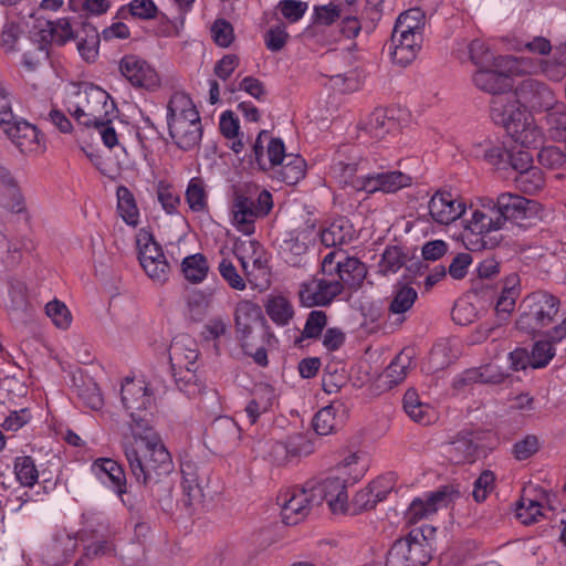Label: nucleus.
Instances as JSON below:
<instances>
[{
    "label": "nucleus",
    "instance_id": "obj_1",
    "mask_svg": "<svg viewBox=\"0 0 566 566\" xmlns=\"http://www.w3.org/2000/svg\"><path fill=\"white\" fill-rule=\"evenodd\" d=\"M130 436H124L123 449L136 482L163 510L172 506L174 463L159 434L153 428V413H129Z\"/></svg>",
    "mask_w": 566,
    "mask_h": 566
},
{
    "label": "nucleus",
    "instance_id": "obj_2",
    "mask_svg": "<svg viewBox=\"0 0 566 566\" xmlns=\"http://www.w3.org/2000/svg\"><path fill=\"white\" fill-rule=\"evenodd\" d=\"M359 459L357 453H353L337 465L336 474L307 481L314 504L318 506L326 502L333 513L345 512L348 503L347 486L359 481L366 472V465Z\"/></svg>",
    "mask_w": 566,
    "mask_h": 566
},
{
    "label": "nucleus",
    "instance_id": "obj_3",
    "mask_svg": "<svg viewBox=\"0 0 566 566\" xmlns=\"http://www.w3.org/2000/svg\"><path fill=\"white\" fill-rule=\"evenodd\" d=\"M169 135L178 148L191 150L202 138V125L199 112L192 99L182 92H176L167 105Z\"/></svg>",
    "mask_w": 566,
    "mask_h": 566
},
{
    "label": "nucleus",
    "instance_id": "obj_4",
    "mask_svg": "<svg viewBox=\"0 0 566 566\" xmlns=\"http://www.w3.org/2000/svg\"><path fill=\"white\" fill-rule=\"evenodd\" d=\"M273 208V199L268 190L259 191L256 186L234 185L230 199V213L233 227L244 235L255 231V220L266 217Z\"/></svg>",
    "mask_w": 566,
    "mask_h": 566
},
{
    "label": "nucleus",
    "instance_id": "obj_5",
    "mask_svg": "<svg viewBox=\"0 0 566 566\" xmlns=\"http://www.w3.org/2000/svg\"><path fill=\"white\" fill-rule=\"evenodd\" d=\"M490 107L493 122L503 126L516 144L530 148L542 143L541 129L531 116L516 106V102L499 97Z\"/></svg>",
    "mask_w": 566,
    "mask_h": 566
},
{
    "label": "nucleus",
    "instance_id": "obj_6",
    "mask_svg": "<svg viewBox=\"0 0 566 566\" xmlns=\"http://www.w3.org/2000/svg\"><path fill=\"white\" fill-rule=\"evenodd\" d=\"M434 533L433 526L422 525L396 539L387 553L386 566H426L431 559Z\"/></svg>",
    "mask_w": 566,
    "mask_h": 566
},
{
    "label": "nucleus",
    "instance_id": "obj_7",
    "mask_svg": "<svg viewBox=\"0 0 566 566\" xmlns=\"http://www.w3.org/2000/svg\"><path fill=\"white\" fill-rule=\"evenodd\" d=\"M560 310V300L544 290L526 295L520 306L516 327L526 333H534L551 325Z\"/></svg>",
    "mask_w": 566,
    "mask_h": 566
},
{
    "label": "nucleus",
    "instance_id": "obj_8",
    "mask_svg": "<svg viewBox=\"0 0 566 566\" xmlns=\"http://www.w3.org/2000/svg\"><path fill=\"white\" fill-rule=\"evenodd\" d=\"M2 132L21 154H39L45 148L35 126L23 119H17L12 112L11 101L2 88Z\"/></svg>",
    "mask_w": 566,
    "mask_h": 566
},
{
    "label": "nucleus",
    "instance_id": "obj_9",
    "mask_svg": "<svg viewBox=\"0 0 566 566\" xmlns=\"http://www.w3.org/2000/svg\"><path fill=\"white\" fill-rule=\"evenodd\" d=\"M322 273L335 275L343 287L356 290L364 282L367 269L359 259L346 256L343 251H332L323 259Z\"/></svg>",
    "mask_w": 566,
    "mask_h": 566
},
{
    "label": "nucleus",
    "instance_id": "obj_10",
    "mask_svg": "<svg viewBox=\"0 0 566 566\" xmlns=\"http://www.w3.org/2000/svg\"><path fill=\"white\" fill-rule=\"evenodd\" d=\"M77 102L69 107V112L75 120L86 127H91L93 123H97L104 115H107L108 94L97 87L88 86L84 91L76 94Z\"/></svg>",
    "mask_w": 566,
    "mask_h": 566
},
{
    "label": "nucleus",
    "instance_id": "obj_11",
    "mask_svg": "<svg viewBox=\"0 0 566 566\" xmlns=\"http://www.w3.org/2000/svg\"><path fill=\"white\" fill-rule=\"evenodd\" d=\"M138 259L147 275L159 283L168 280L170 266L165 258L161 247L155 241L151 233L142 230L137 234Z\"/></svg>",
    "mask_w": 566,
    "mask_h": 566
},
{
    "label": "nucleus",
    "instance_id": "obj_12",
    "mask_svg": "<svg viewBox=\"0 0 566 566\" xmlns=\"http://www.w3.org/2000/svg\"><path fill=\"white\" fill-rule=\"evenodd\" d=\"M6 391L7 399L2 400V405L6 406L8 415L2 421V430L18 431L32 419L31 411L25 406L28 390L22 384L9 380Z\"/></svg>",
    "mask_w": 566,
    "mask_h": 566
},
{
    "label": "nucleus",
    "instance_id": "obj_13",
    "mask_svg": "<svg viewBox=\"0 0 566 566\" xmlns=\"http://www.w3.org/2000/svg\"><path fill=\"white\" fill-rule=\"evenodd\" d=\"M312 492L307 490V482L302 488L289 489L277 496L281 506L282 520L286 525H296L302 522L317 506L312 501Z\"/></svg>",
    "mask_w": 566,
    "mask_h": 566
},
{
    "label": "nucleus",
    "instance_id": "obj_14",
    "mask_svg": "<svg viewBox=\"0 0 566 566\" xmlns=\"http://www.w3.org/2000/svg\"><path fill=\"white\" fill-rule=\"evenodd\" d=\"M513 101L532 112H546L557 102L553 91L535 78L523 80L515 88Z\"/></svg>",
    "mask_w": 566,
    "mask_h": 566
},
{
    "label": "nucleus",
    "instance_id": "obj_15",
    "mask_svg": "<svg viewBox=\"0 0 566 566\" xmlns=\"http://www.w3.org/2000/svg\"><path fill=\"white\" fill-rule=\"evenodd\" d=\"M118 69L120 74L136 88L154 92L160 87L161 82L157 71L137 55L123 56Z\"/></svg>",
    "mask_w": 566,
    "mask_h": 566
},
{
    "label": "nucleus",
    "instance_id": "obj_16",
    "mask_svg": "<svg viewBox=\"0 0 566 566\" xmlns=\"http://www.w3.org/2000/svg\"><path fill=\"white\" fill-rule=\"evenodd\" d=\"M314 277L302 285L301 298L308 306H326L342 293L343 284L335 275Z\"/></svg>",
    "mask_w": 566,
    "mask_h": 566
},
{
    "label": "nucleus",
    "instance_id": "obj_17",
    "mask_svg": "<svg viewBox=\"0 0 566 566\" xmlns=\"http://www.w3.org/2000/svg\"><path fill=\"white\" fill-rule=\"evenodd\" d=\"M494 206L496 211L493 213L500 218L501 227L507 220L520 224L521 221L531 219L537 212L535 201L513 193H501L494 201Z\"/></svg>",
    "mask_w": 566,
    "mask_h": 566
},
{
    "label": "nucleus",
    "instance_id": "obj_18",
    "mask_svg": "<svg viewBox=\"0 0 566 566\" xmlns=\"http://www.w3.org/2000/svg\"><path fill=\"white\" fill-rule=\"evenodd\" d=\"M500 69L501 67L478 69L472 76L474 85L480 91L493 95L491 103L499 97L513 99V96L506 95V93L511 92L513 88V81L506 73L500 71Z\"/></svg>",
    "mask_w": 566,
    "mask_h": 566
},
{
    "label": "nucleus",
    "instance_id": "obj_19",
    "mask_svg": "<svg viewBox=\"0 0 566 566\" xmlns=\"http://www.w3.org/2000/svg\"><path fill=\"white\" fill-rule=\"evenodd\" d=\"M422 42L421 32L402 33L392 30L388 50L394 63L409 65L417 56Z\"/></svg>",
    "mask_w": 566,
    "mask_h": 566
},
{
    "label": "nucleus",
    "instance_id": "obj_20",
    "mask_svg": "<svg viewBox=\"0 0 566 566\" xmlns=\"http://www.w3.org/2000/svg\"><path fill=\"white\" fill-rule=\"evenodd\" d=\"M465 212V206L450 191L439 190L429 201V213L440 224H450Z\"/></svg>",
    "mask_w": 566,
    "mask_h": 566
},
{
    "label": "nucleus",
    "instance_id": "obj_21",
    "mask_svg": "<svg viewBox=\"0 0 566 566\" xmlns=\"http://www.w3.org/2000/svg\"><path fill=\"white\" fill-rule=\"evenodd\" d=\"M452 493L453 490L451 488L443 486L427 495L426 500L415 499L405 514L407 522L415 524L419 520L436 513L439 507L447 506Z\"/></svg>",
    "mask_w": 566,
    "mask_h": 566
},
{
    "label": "nucleus",
    "instance_id": "obj_22",
    "mask_svg": "<svg viewBox=\"0 0 566 566\" xmlns=\"http://www.w3.org/2000/svg\"><path fill=\"white\" fill-rule=\"evenodd\" d=\"M77 546L76 538L59 532L41 549V557L49 566H61L69 562Z\"/></svg>",
    "mask_w": 566,
    "mask_h": 566
},
{
    "label": "nucleus",
    "instance_id": "obj_23",
    "mask_svg": "<svg viewBox=\"0 0 566 566\" xmlns=\"http://www.w3.org/2000/svg\"><path fill=\"white\" fill-rule=\"evenodd\" d=\"M2 208L6 214L18 216V219L28 221L29 212L25 197L18 180L9 172L2 170Z\"/></svg>",
    "mask_w": 566,
    "mask_h": 566
},
{
    "label": "nucleus",
    "instance_id": "obj_24",
    "mask_svg": "<svg viewBox=\"0 0 566 566\" xmlns=\"http://www.w3.org/2000/svg\"><path fill=\"white\" fill-rule=\"evenodd\" d=\"M93 468L104 472L113 484L115 493L119 496L123 504L129 510L136 505V501L132 497L127 489V480L124 469L113 459L101 458L94 461Z\"/></svg>",
    "mask_w": 566,
    "mask_h": 566
},
{
    "label": "nucleus",
    "instance_id": "obj_25",
    "mask_svg": "<svg viewBox=\"0 0 566 566\" xmlns=\"http://www.w3.org/2000/svg\"><path fill=\"white\" fill-rule=\"evenodd\" d=\"M268 137L269 132L261 130L253 145V158L263 170L268 169V164L270 167L279 166L289 157V155L285 154V146L281 138H271L269 140L266 148L268 157H265L263 151V139Z\"/></svg>",
    "mask_w": 566,
    "mask_h": 566
},
{
    "label": "nucleus",
    "instance_id": "obj_26",
    "mask_svg": "<svg viewBox=\"0 0 566 566\" xmlns=\"http://www.w3.org/2000/svg\"><path fill=\"white\" fill-rule=\"evenodd\" d=\"M476 433L470 430L458 432L443 443L444 453L454 463L473 462L478 450Z\"/></svg>",
    "mask_w": 566,
    "mask_h": 566
},
{
    "label": "nucleus",
    "instance_id": "obj_27",
    "mask_svg": "<svg viewBox=\"0 0 566 566\" xmlns=\"http://www.w3.org/2000/svg\"><path fill=\"white\" fill-rule=\"evenodd\" d=\"M143 386L134 380H127L122 386V402L128 413L148 411L153 403V388Z\"/></svg>",
    "mask_w": 566,
    "mask_h": 566
},
{
    "label": "nucleus",
    "instance_id": "obj_28",
    "mask_svg": "<svg viewBox=\"0 0 566 566\" xmlns=\"http://www.w3.org/2000/svg\"><path fill=\"white\" fill-rule=\"evenodd\" d=\"M369 160L367 158H353L349 161L338 160L332 166L333 177L344 188L355 191L359 182L361 170L366 169Z\"/></svg>",
    "mask_w": 566,
    "mask_h": 566
},
{
    "label": "nucleus",
    "instance_id": "obj_29",
    "mask_svg": "<svg viewBox=\"0 0 566 566\" xmlns=\"http://www.w3.org/2000/svg\"><path fill=\"white\" fill-rule=\"evenodd\" d=\"M418 298L417 291L407 283H397L389 301L388 312L396 317L397 324L406 321V313L409 312Z\"/></svg>",
    "mask_w": 566,
    "mask_h": 566
},
{
    "label": "nucleus",
    "instance_id": "obj_30",
    "mask_svg": "<svg viewBox=\"0 0 566 566\" xmlns=\"http://www.w3.org/2000/svg\"><path fill=\"white\" fill-rule=\"evenodd\" d=\"M262 317L261 307L251 301H242L235 307V332L238 338L245 347L244 340L252 332V324Z\"/></svg>",
    "mask_w": 566,
    "mask_h": 566
},
{
    "label": "nucleus",
    "instance_id": "obj_31",
    "mask_svg": "<svg viewBox=\"0 0 566 566\" xmlns=\"http://www.w3.org/2000/svg\"><path fill=\"white\" fill-rule=\"evenodd\" d=\"M41 41L63 45L75 38L72 24L67 18H61L54 21H45L44 25H39Z\"/></svg>",
    "mask_w": 566,
    "mask_h": 566
},
{
    "label": "nucleus",
    "instance_id": "obj_32",
    "mask_svg": "<svg viewBox=\"0 0 566 566\" xmlns=\"http://www.w3.org/2000/svg\"><path fill=\"white\" fill-rule=\"evenodd\" d=\"M274 400V391L270 386H260L253 391L252 399L248 402L243 410L249 424L256 423L261 415L266 413Z\"/></svg>",
    "mask_w": 566,
    "mask_h": 566
},
{
    "label": "nucleus",
    "instance_id": "obj_33",
    "mask_svg": "<svg viewBox=\"0 0 566 566\" xmlns=\"http://www.w3.org/2000/svg\"><path fill=\"white\" fill-rule=\"evenodd\" d=\"M402 406L410 419L417 423L427 426L434 419L433 409L429 405L420 401L419 395L413 388H410L405 392Z\"/></svg>",
    "mask_w": 566,
    "mask_h": 566
},
{
    "label": "nucleus",
    "instance_id": "obj_34",
    "mask_svg": "<svg viewBox=\"0 0 566 566\" xmlns=\"http://www.w3.org/2000/svg\"><path fill=\"white\" fill-rule=\"evenodd\" d=\"M264 308L270 319L277 326L289 325L294 317L293 304L282 295H270Z\"/></svg>",
    "mask_w": 566,
    "mask_h": 566
},
{
    "label": "nucleus",
    "instance_id": "obj_35",
    "mask_svg": "<svg viewBox=\"0 0 566 566\" xmlns=\"http://www.w3.org/2000/svg\"><path fill=\"white\" fill-rule=\"evenodd\" d=\"M353 227L346 218L333 221L321 232V241L325 247L343 245L353 240Z\"/></svg>",
    "mask_w": 566,
    "mask_h": 566
},
{
    "label": "nucleus",
    "instance_id": "obj_36",
    "mask_svg": "<svg viewBox=\"0 0 566 566\" xmlns=\"http://www.w3.org/2000/svg\"><path fill=\"white\" fill-rule=\"evenodd\" d=\"M490 202L492 206H490L486 211L475 209L472 212L471 219L468 220L467 226L469 230L478 234H483L502 229L500 218L497 214L493 213V211H496L494 201L491 200Z\"/></svg>",
    "mask_w": 566,
    "mask_h": 566
},
{
    "label": "nucleus",
    "instance_id": "obj_37",
    "mask_svg": "<svg viewBox=\"0 0 566 566\" xmlns=\"http://www.w3.org/2000/svg\"><path fill=\"white\" fill-rule=\"evenodd\" d=\"M471 61L478 69L502 67L505 56H494L489 46L479 39L473 40L469 45Z\"/></svg>",
    "mask_w": 566,
    "mask_h": 566
},
{
    "label": "nucleus",
    "instance_id": "obj_38",
    "mask_svg": "<svg viewBox=\"0 0 566 566\" xmlns=\"http://www.w3.org/2000/svg\"><path fill=\"white\" fill-rule=\"evenodd\" d=\"M117 211L128 226H137L139 210L133 192L126 186H119L116 190Z\"/></svg>",
    "mask_w": 566,
    "mask_h": 566
},
{
    "label": "nucleus",
    "instance_id": "obj_39",
    "mask_svg": "<svg viewBox=\"0 0 566 566\" xmlns=\"http://www.w3.org/2000/svg\"><path fill=\"white\" fill-rule=\"evenodd\" d=\"M412 363V354L410 350L403 349L401 350L394 360L389 364V366L385 369L384 377L387 379V382L391 386L399 385L402 382L410 369Z\"/></svg>",
    "mask_w": 566,
    "mask_h": 566
},
{
    "label": "nucleus",
    "instance_id": "obj_40",
    "mask_svg": "<svg viewBox=\"0 0 566 566\" xmlns=\"http://www.w3.org/2000/svg\"><path fill=\"white\" fill-rule=\"evenodd\" d=\"M185 198L192 212L208 211V192L203 179L199 177L191 178Z\"/></svg>",
    "mask_w": 566,
    "mask_h": 566
},
{
    "label": "nucleus",
    "instance_id": "obj_41",
    "mask_svg": "<svg viewBox=\"0 0 566 566\" xmlns=\"http://www.w3.org/2000/svg\"><path fill=\"white\" fill-rule=\"evenodd\" d=\"M546 113V126L551 138L556 142L566 140V106L556 102Z\"/></svg>",
    "mask_w": 566,
    "mask_h": 566
},
{
    "label": "nucleus",
    "instance_id": "obj_42",
    "mask_svg": "<svg viewBox=\"0 0 566 566\" xmlns=\"http://www.w3.org/2000/svg\"><path fill=\"white\" fill-rule=\"evenodd\" d=\"M209 270L207 258L201 253L186 256L181 262V271L186 280L199 283L207 276Z\"/></svg>",
    "mask_w": 566,
    "mask_h": 566
},
{
    "label": "nucleus",
    "instance_id": "obj_43",
    "mask_svg": "<svg viewBox=\"0 0 566 566\" xmlns=\"http://www.w3.org/2000/svg\"><path fill=\"white\" fill-rule=\"evenodd\" d=\"M395 126L396 123L392 118L388 117L384 111L376 109L370 114L363 129L370 136V138L381 139Z\"/></svg>",
    "mask_w": 566,
    "mask_h": 566
},
{
    "label": "nucleus",
    "instance_id": "obj_44",
    "mask_svg": "<svg viewBox=\"0 0 566 566\" xmlns=\"http://www.w3.org/2000/svg\"><path fill=\"white\" fill-rule=\"evenodd\" d=\"M516 187L527 195H535L545 186L543 171L537 167H532L514 178Z\"/></svg>",
    "mask_w": 566,
    "mask_h": 566
},
{
    "label": "nucleus",
    "instance_id": "obj_45",
    "mask_svg": "<svg viewBox=\"0 0 566 566\" xmlns=\"http://www.w3.org/2000/svg\"><path fill=\"white\" fill-rule=\"evenodd\" d=\"M280 166L279 176L287 185H295L305 176L306 163L301 156L289 155Z\"/></svg>",
    "mask_w": 566,
    "mask_h": 566
},
{
    "label": "nucleus",
    "instance_id": "obj_46",
    "mask_svg": "<svg viewBox=\"0 0 566 566\" xmlns=\"http://www.w3.org/2000/svg\"><path fill=\"white\" fill-rule=\"evenodd\" d=\"M407 255L399 247H387L379 262V273L382 275L397 273L406 265Z\"/></svg>",
    "mask_w": 566,
    "mask_h": 566
},
{
    "label": "nucleus",
    "instance_id": "obj_47",
    "mask_svg": "<svg viewBox=\"0 0 566 566\" xmlns=\"http://www.w3.org/2000/svg\"><path fill=\"white\" fill-rule=\"evenodd\" d=\"M14 474L24 486H33L39 478V471L31 457H18L14 462Z\"/></svg>",
    "mask_w": 566,
    "mask_h": 566
},
{
    "label": "nucleus",
    "instance_id": "obj_48",
    "mask_svg": "<svg viewBox=\"0 0 566 566\" xmlns=\"http://www.w3.org/2000/svg\"><path fill=\"white\" fill-rule=\"evenodd\" d=\"M307 251V244L298 238H290L281 244V253L286 263L298 266L302 262L303 255Z\"/></svg>",
    "mask_w": 566,
    "mask_h": 566
},
{
    "label": "nucleus",
    "instance_id": "obj_49",
    "mask_svg": "<svg viewBox=\"0 0 566 566\" xmlns=\"http://www.w3.org/2000/svg\"><path fill=\"white\" fill-rule=\"evenodd\" d=\"M338 424L333 406L325 407L313 418V429L318 436L332 433Z\"/></svg>",
    "mask_w": 566,
    "mask_h": 566
},
{
    "label": "nucleus",
    "instance_id": "obj_50",
    "mask_svg": "<svg viewBox=\"0 0 566 566\" xmlns=\"http://www.w3.org/2000/svg\"><path fill=\"white\" fill-rule=\"evenodd\" d=\"M543 72L553 81H559L566 75V48L556 49L553 57L544 62Z\"/></svg>",
    "mask_w": 566,
    "mask_h": 566
},
{
    "label": "nucleus",
    "instance_id": "obj_51",
    "mask_svg": "<svg viewBox=\"0 0 566 566\" xmlns=\"http://www.w3.org/2000/svg\"><path fill=\"white\" fill-rule=\"evenodd\" d=\"M422 19L423 14L420 9H410L398 17L394 30L402 33L420 32Z\"/></svg>",
    "mask_w": 566,
    "mask_h": 566
},
{
    "label": "nucleus",
    "instance_id": "obj_52",
    "mask_svg": "<svg viewBox=\"0 0 566 566\" xmlns=\"http://www.w3.org/2000/svg\"><path fill=\"white\" fill-rule=\"evenodd\" d=\"M45 313L57 328L67 329L72 323L71 312L59 300L49 302L45 306Z\"/></svg>",
    "mask_w": 566,
    "mask_h": 566
},
{
    "label": "nucleus",
    "instance_id": "obj_53",
    "mask_svg": "<svg viewBox=\"0 0 566 566\" xmlns=\"http://www.w3.org/2000/svg\"><path fill=\"white\" fill-rule=\"evenodd\" d=\"M537 161L546 169H559L566 163V154L556 146L543 147L537 154Z\"/></svg>",
    "mask_w": 566,
    "mask_h": 566
},
{
    "label": "nucleus",
    "instance_id": "obj_54",
    "mask_svg": "<svg viewBox=\"0 0 566 566\" xmlns=\"http://www.w3.org/2000/svg\"><path fill=\"white\" fill-rule=\"evenodd\" d=\"M379 176L382 192H396L411 185V177L398 170L381 171Z\"/></svg>",
    "mask_w": 566,
    "mask_h": 566
},
{
    "label": "nucleus",
    "instance_id": "obj_55",
    "mask_svg": "<svg viewBox=\"0 0 566 566\" xmlns=\"http://www.w3.org/2000/svg\"><path fill=\"white\" fill-rule=\"evenodd\" d=\"M516 517L523 524H532L537 521L538 516H542V504L538 501L522 497L516 503Z\"/></svg>",
    "mask_w": 566,
    "mask_h": 566
},
{
    "label": "nucleus",
    "instance_id": "obj_56",
    "mask_svg": "<svg viewBox=\"0 0 566 566\" xmlns=\"http://www.w3.org/2000/svg\"><path fill=\"white\" fill-rule=\"evenodd\" d=\"M554 340H538L534 344L530 357L532 358L533 368L545 367L554 357L555 350L553 347Z\"/></svg>",
    "mask_w": 566,
    "mask_h": 566
},
{
    "label": "nucleus",
    "instance_id": "obj_57",
    "mask_svg": "<svg viewBox=\"0 0 566 566\" xmlns=\"http://www.w3.org/2000/svg\"><path fill=\"white\" fill-rule=\"evenodd\" d=\"M211 38L218 46H230L234 41L232 24L226 19H217L211 25Z\"/></svg>",
    "mask_w": 566,
    "mask_h": 566
},
{
    "label": "nucleus",
    "instance_id": "obj_58",
    "mask_svg": "<svg viewBox=\"0 0 566 566\" xmlns=\"http://www.w3.org/2000/svg\"><path fill=\"white\" fill-rule=\"evenodd\" d=\"M210 307V300L201 292L192 293L188 297L187 310L188 316L193 322H201Z\"/></svg>",
    "mask_w": 566,
    "mask_h": 566
},
{
    "label": "nucleus",
    "instance_id": "obj_59",
    "mask_svg": "<svg viewBox=\"0 0 566 566\" xmlns=\"http://www.w3.org/2000/svg\"><path fill=\"white\" fill-rule=\"evenodd\" d=\"M286 443L292 459L306 457L314 452L313 441L303 433L290 436Z\"/></svg>",
    "mask_w": 566,
    "mask_h": 566
},
{
    "label": "nucleus",
    "instance_id": "obj_60",
    "mask_svg": "<svg viewBox=\"0 0 566 566\" xmlns=\"http://www.w3.org/2000/svg\"><path fill=\"white\" fill-rule=\"evenodd\" d=\"M327 323V316L323 311H312L302 332L303 338H317L321 336Z\"/></svg>",
    "mask_w": 566,
    "mask_h": 566
},
{
    "label": "nucleus",
    "instance_id": "obj_61",
    "mask_svg": "<svg viewBox=\"0 0 566 566\" xmlns=\"http://www.w3.org/2000/svg\"><path fill=\"white\" fill-rule=\"evenodd\" d=\"M192 347H186L180 342H174L170 346V357L175 358L180 365L182 364V359H185V367L190 370V366H192L198 358V350L196 348V344L190 342Z\"/></svg>",
    "mask_w": 566,
    "mask_h": 566
},
{
    "label": "nucleus",
    "instance_id": "obj_62",
    "mask_svg": "<svg viewBox=\"0 0 566 566\" xmlns=\"http://www.w3.org/2000/svg\"><path fill=\"white\" fill-rule=\"evenodd\" d=\"M307 3L300 0H281L277 9L291 23L300 21L307 10Z\"/></svg>",
    "mask_w": 566,
    "mask_h": 566
},
{
    "label": "nucleus",
    "instance_id": "obj_63",
    "mask_svg": "<svg viewBox=\"0 0 566 566\" xmlns=\"http://www.w3.org/2000/svg\"><path fill=\"white\" fill-rule=\"evenodd\" d=\"M361 176L355 192H366L368 195L375 193L377 191H381V182L379 172H375L371 170L370 163L366 169H360Z\"/></svg>",
    "mask_w": 566,
    "mask_h": 566
},
{
    "label": "nucleus",
    "instance_id": "obj_64",
    "mask_svg": "<svg viewBox=\"0 0 566 566\" xmlns=\"http://www.w3.org/2000/svg\"><path fill=\"white\" fill-rule=\"evenodd\" d=\"M237 432L234 422L228 418L219 419L210 427V436L219 442H226L228 439L233 438Z\"/></svg>",
    "mask_w": 566,
    "mask_h": 566
}]
</instances>
